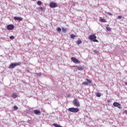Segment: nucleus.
<instances>
[{
    "instance_id": "1",
    "label": "nucleus",
    "mask_w": 127,
    "mask_h": 127,
    "mask_svg": "<svg viewBox=\"0 0 127 127\" xmlns=\"http://www.w3.org/2000/svg\"><path fill=\"white\" fill-rule=\"evenodd\" d=\"M88 38L89 40H91V41H92L93 42H99V41L96 39L97 36L95 35H91L89 36Z\"/></svg>"
},
{
    "instance_id": "2",
    "label": "nucleus",
    "mask_w": 127,
    "mask_h": 127,
    "mask_svg": "<svg viewBox=\"0 0 127 127\" xmlns=\"http://www.w3.org/2000/svg\"><path fill=\"white\" fill-rule=\"evenodd\" d=\"M68 110L71 113H78L79 112V109L75 108H68Z\"/></svg>"
},
{
    "instance_id": "3",
    "label": "nucleus",
    "mask_w": 127,
    "mask_h": 127,
    "mask_svg": "<svg viewBox=\"0 0 127 127\" xmlns=\"http://www.w3.org/2000/svg\"><path fill=\"white\" fill-rule=\"evenodd\" d=\"M20 64L19 63H12L9 65V68H11L12 69H13V68L16 67V66H18L19 65H20Z\"/></svg>"
},
{
    "instance_id": "4",
    "label": "nucleus",
    "mask_w": 127,
    "mask_h": 127,
    "mask_svg": "<svg viewBox=\"0 0 127 127\" xmlns=\"http://www.w3.org/2000/svg\"><path fill=\"white\" fill-rule=\"evenodd\" d=\"M71 60L72 61V62H73V63H75V64H80L79 61L76 59V58L72 57L71 58Z\"/></svg>"
},
{
    "instance_id": "5",
    "label": "nucleus",
    "mask_w": 127,
    "mask_h": 127,
    "mask_svg": "<svg viewBox=\"0 0 127 127\" xmlns=\"http://www.w3.org/2000/svg\"><path fill=\"white\" fill-rule=\"evenodd\" d=\"M50 7L51 8H55V7H57V4L54 2H51L50 3Z\"/></svg>"
},
{
    "instance_id": "6",
    "label": "nucleus",
    "mask_w": 127,
    "mask_h": 127,
    "mask_svg": "<svg viewBox=\"0 0 127 127\" xmlns=\"http://www.w3.org/2000/svg\"><path fill=\"white\" fill-rule=\"evenodd\" d=\"M73 104L76 106V107H80V102L78 100L75 99L73 101Z\"/></svg>"
},
{
    "instance_id": "7",
    "label": "nucleus",
    "mask_w": 127,
    "mask_h": 127,
    "mask_svg": "<svg viewBox=\"0 0 127 127\" xmlns=\"http://www.w3.org/2000/svg\"><path fill=\"white\" fill-rule=\"evenodd\" d=\"M113 106L114 107H117V108H118V109H122L121 105L119 103L114 102L113 103Z\"/></svg>"
},
{
    "instance_id": "8",
    "label": "nucleus",
    "mask_w": 127,
    "mask_h": 127,
    "mask_svg": "<svg viewBox=\"0 0 127 127\" xmlns=\"http://www.w3.org/2000/svg\"><path fill=\"white\" fill-rule=\"evenodd\" d=\"M14 28V26L12 24L8 25L7 26V29L8 30H12Z\"/></svg>"
},
{
    "instance_id": "9",
    "label": "nucleus",
    "mask_w": 127,
    "mask_h": 127,
    "mask_svg": "<svg viewBox=\"0 0 127 127\" xmlns=\"http://www.w3.org/2000/svg\"><path fill=\"white\" fill-rule=\"evenodd\" d=\"M34 114L37 116H40L41 115V112H40V110H34Z\"/></svg>"
},
{
    "instance_id": "10",
    "label": "nucleus",
    "mask_w": 127,
    "mask_h": 127,
    "mask_svg": "<svg viewBox=\"0 0 127 127\" xmlns=\"http://www.w3.org/2000/svg\"><path fill=\"white\" fill-rule=\"evenodd\" d=\"M14 19L15 20H17V21H21V20H23V18L20 17H14Z\"/></svg>"
},
{
    "instance_id": "11",
    "label": "nucleus",
    "mask_w": 127,
    "mask_h": 127,
    "mask_svg": "<svg viewBox=\"0 0 127 127\" xmlns=\"http://www.w3.org/2000/svg\"><path fill=\"white\" fill-rule=\"evenodd\" d=\"M76 69H77V70H78L79 71H83V70H84V68L81 66H76Z\"/></svg>"
},
{
    "instance_id": "12",
    "label": "nucleus",
    "mask_w": 127,
    "mask_h": 127,
    "mask_svg": "<svg viewBox=\"0 0 127 127\" xmlns=\"http://www.w3.org/2000/svg\"><path fill=\"white\" fill-rule=\"evenodd\" d=\"M12 98H13V99H16V98H17V93H13L12 94Z\"/></svg>"
},
{
    "instance_id": "13",
    "label": "nucleus",
    "mask_w": 127,
    "mask_h": 127,
    "mask_svg": "<svg viewBox=\"0 0 127 127\" xmlns=\"http://www.w3.org/2000/svg\"><path fill=\"white\" fill-rule=\"evenodd\" d=\"M62 31L64 32V33H66L67 32V28H64V27H62Z\"/></svg>"
},
{
    "instance_id": "14",
    "label": "nucleus",
    "mask_w": 127,
    "mask_h": 127,
    "mask_svg": "<svg viewBox=\"0 0 127 127\" xmlns=\"http://www.w3.org/2000/svg\"><path fill=\"white\" fill-rule=\"evenodd\" d=\"M77 45H79V44H81L82 43V41L81 40H78L76 42Z\"/></svg>"
},
{
    "instance_id": "15",
    "label": "nucleus",
    "mask_w": 127,
    "mask_h": 127,
    "mask_svg": "<svg viewBox=\"0 0 127 127\" xmlns=\"http://www.w3.org/2000/svg\"><path fill=\"white\" fill-rule=\"evenodd\" d=\"M82 85H85V86H88L89 85V83H88L87 81H84L82 82Z\"/></svg>"
},
{
    "instance_id": "16",
    "label": "nucleus",
    "mask_w": 127,
    "mask_h": 127,
    "mask_svg": "<svg viewBox=\"0 0 127 127\" xmlns=\"http://www.w3.org/2000/svg\"><path fill=\"white\" fill-rule=\"evenodd\" d=\"M37 4H38V5H41V4H42V2H41L40 0H39L37 1Z\"/></svg>"
},
{
    "instance_id": "17",
    "label": "nucleus",
    "mask_w": 127,
    "mask_h": 127,
    "mask_svg": "<svg viewBox=\"0 0 127 127\" xmlns=\"http://www.w3.org/2000/svg\"><path fill=\"white\" fill-rule=\"evenodd\" d=\"M101 22H107V20L105 19H100Z\"/></svg>"
},
{
    "instance_id": "18",
    "label": "nucleus",
    "mask_w": 127,
    "mask_h": 127,
    "mask_svg": "<svg viewBox=\"0 0 127 127\" xmlns=\"http://www.w3.org/2000/svg\"><path fill=\"white\" fill-rule=\"evenodd\" d=\"M56 30L58 31V32H61V28H60V27H58V28L56 29Z\"/></svg>"
},
{
    "instance_id": "19",
    "label": "nucleus",
    "mask_w": 127,
    "mask_h": 127,
    "mask_svg": "<svg viewBox=\"0 0 127 127\" xmlns=\"http://www.w3.org/2000/svg\"><path fill=\"white\" fill-rule=\"evenodd\" d=\"M76 37V35H74V34H71L70 35V38H72L73 39H74V38Z\"/></svg>"
},
{
    "instance_id": "20",
    "label": "nucleus",
    "mask_w": 127,
    "mask_h": 127,
    "mask_svg": "<svg viewBox=\"0 0 127 127\" xmlns=\"http://www.w3.org/2000/svg\"><path fill=\"white\" fill-rule=\"evenodd\" d=\"M106 29H107V31H112V29H111V28H110L109 27H107Z\"/></svg>"
},
{
    "instance_id": "21",
    "label": "nucleus",
    "mask_w": 127,
    "mask_h": 127,
    "mask_svg": "<svg viewBox=\"0 0 127 127\" xmlns=\"http://www.w3.org/2000/svg\"><path fill=\"white\" fill-rule=\"evenodd\" d=\"M96 96L97 97H101V95L100 94V93H96Z\"/></svg>"
},
{
    "instance_id": "22",
    "label": "nucleus",
    "mask_w": 127,
    "mask_h": 127,
    "mask_svg": "<svg viewBox=\"0 0 127 127\" xmlns=\"http://www.w3.org/2000/svg\"><path fill=\"white\" fill-rule=\"evenodd\" d=\"M105 13H107V14H109V15H113V13L105 11Z\"/></svg>"
},
{
    "instance_id": "23",
    "label": "nucleus",
    "mask_w": 127,
    "mask_h": 127,
    "mask_svg": "<svg viewBox=\"0 0 127 127\" xmlns=\"http://www.w3.org/2000/svg\"><path fill=\"white\" fill-rule=\"evenodd\" d=\"M86 81H87L88 84H91L92 83V81L90 79H86Z\"/></svg>"
},
{
    "instance_id": "24",
    "label": "nucleus",
    "mask_w": 127,
    "mask_h": 127,
    "mask_svg": "<svg viewBox=\"0 0 127 127\" xmlns=\"http://www.w3.org/2000/svg\"><path fill=\"white\" fill-rule=\"evenodd\" d=\"M10 39H11V40H13V39H14V36H11L9 37Z\"/></svg>"
},
{
    "instance_id": "25",
    "label": "nucleus",
    "mask_w": 127,
    "mask_h": 127,
    "mask_svg": "<svg viewBox=\"0 0 127 127\" xmlns=\"http://www.w3.org/2000/svg\"><path fill=\"white\" fill-rule=\"evenodd\" d=\"M13 109H14V111H16V110H17V109H18V108H17V106H14L13 107Z\"/></svg>"
},
{
    "instance_id": "26",
    "label": "nucleus",
    "mask_w": 127,
    "mask_h": 127,
    "mask_svg": "<svg viewBox=\"0 0 127 127\" xmlns=\"http://www.w3.org/2000/svg\"><path fill=\"white\" fill-rule=\"evenodd\" d=\"M28 124H30V125H32V121L31 120H28Z\"/></svg>"
},
{
    "instance_id": "27",
    "label": "nucleus",
    "mask_w": 127,
    "mask_h": 127,
    "mask_svg": "<svg viewBox=\"0 0 127 127\" xmlns=\"http://www.w3.org/2000/svg\"><path fill=\"white\" fill-rule=\"evenodd\" d=\"M37 76H41V75H42V73L41 72H39L37 74Z\"/></svg>"
},
{
    "instance_id": "28",
    "label": "nucleus",
    "mask_w": 127,
    "mask_h": 127,
    "mask_svg": "<svg viewBox=\"0 0 127 127\" xmlns=\"http://www.w3.org/2000/svg\"><path fill=\"white\" fill-rule=\"evenodd\" d=\"M118 19H121V18H122V16H121V15L118 16Z\"/></svg>"
},
{
    "instance_id": "29",
    "label": "nucleus",
    "mask_w": 127,
    "mask_h": 127,
    "mask_svg": "<svg viewBox=\"0 0 127 127\" xmlns=\"http://www.w3.org/2000/svg\"><path fill=\"white\" fill-rule=\"evenodd\" d=\"M39 9H40V10H43V7H39Z\"/></svg>"
},
{
    "instance_id": "30",
    "label": "nucleus",
    "mask_w": 127,
    "mask_h": 127,
    "mask_svg": "<svg viewBox=\"0 0 127 127\" xmlns=\"http://www.w3.org/2000/svg\"><path fill=\"white\" fill-rule=\"evenodd\" d=\"M94 53H95V54H97V53H98V51L95 50L94 51Z\"/></svg>"
},
{
    "instance_id": "31",
    "label": "nucleus",
    "mask_w": 127,
    "mask_h": 127,
    "mask_svg": "<svg viewBox=\"0 0 127 127\" xmlns=\"http://www.w3.org/2000/svg\"><path fill=\"white\" fill-rule=\"evenodd\" d=\"M124 113H125V114H126V115H127V110H125V111H124Z\"/></svg>"
}]
</instances>
